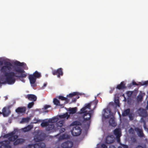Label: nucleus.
I'll return each instance as SVG.
<instances>
[{
  "label": "nucleus",
  "mask_w": 148,
  "mask_h": 148,
  "mask_svg": "<svg viewBox=\"0 0 148 148\" xmlns=\"http://www.w3.org/2000/svg\"><path fill=\"white\" fill-rule=\"evenodd\" d=\"M5 66H2L0 70L1 71L4 73L5 77V81L9 84H14L16 79L14 77L19 78L23 82H25V80L23 78L27 76V74L24 73L25 71L21 68L17 67L14 69V71L17 73L13 72H8L11 70V66H12V64L9 62H5L4 63Z\"/></svg>",
  "instance_id": "obj_1"
},
{
  "label": "nucleus",
  "mask_w": 148,
  "mask_h": 148,
  "mask_svg": "<svg viewBox=\"0 0 148 148\" xmlns=\"http://www.w3.org/2000/svg\"><path fill=\"white\" fill-rule=\"evenodd\" d=\"M3 137L4 138H8V140L0 142V148H12L10 142H14V145H16L23 143L25 141L23 139H18V136L15 135L14 131L5 134Z\"/></svg>",
  "instance_id": "obj_2"
},
{
  "label": "nucleus",
  "mask_w": 148,
  "mask_h": 148,
  "mask_svg": "<svg viewBox=\"0 0 148 148\" xmlns=\"http://www.w3.org/2000/svg\"><path fill=\"white\" fill-rule=\"evenodd\" d=\"M86 109L84 107L82 108L80 110V113H84L83 116L84 118L83 122L86 123L87 122V126H89L90 123V120L92 116V110L89 111L88 112L86 111Z\"/></svg>",
  "instance_id": "obj_3"
},
{
  "label": "nucleus",
  "mask_w": 148,
  "mask_h": 148,
  "mask_svg": "<svg viewBox=\"0 0 148 148\" xmlns=\"http://www.w3.org/2000/svg\"><path fill=\"white\" fill-rule=\"evenodd\" d=\"M41 77V74L37 71H36L33 74L29 75L28 78L31 86L34 87L36 86V83L37 78Z\"/></svg>",
  "instance_id": "obj_4"
},
{
  "label": "nucleus",
  "mask_w": 148,
  "mask_h": 148,
  "mask_svg": "<svg viewBox=\"0 0 148 148\" xmlns=\"http://www.w3.org/2000/svg\"><path fill=\"white\" fill-rule=\"evenodd\" d=\"M82 130L80 126H75L73 127L71 130V132L73 136H77L79 135L81 133Z\"/></svg>",
  "instance_id": "obj_5"
},
{
  "label": "nucleus",
  "mask_w": 148,
  "mask_h": 148,
  "mask_svg": "<svg viewBox=\"0 0 148 148\" xmlns=\"http://www.w3.org/2000/svg\"><path fill=\"white\" fill-rule=\"evenodd\" d=\"M45 146L44 143L40 142L34 144L29 145L25 148H32V147H33L34 148H45Z\"/></svg>",
  "instance_id": "obj_6"
},
{
  "label": "nucleus",
  "mask_w": 148,
  "mask_h": 148,
  "mask_svg": "<svg viewBox=\"0 0 148 148\" xmlns=\"http://www.w3.org/2000/svg\"><path fill=\"white\" fill-rule=\"evenodd\" d=\"M52 73L53 75H57V77L59 78L61 76H62L63 75L62 69L61 68H59L56 70H53Z\"/></svg>",
  "instance_id": "obj_7"
},
{
  "label": "nucleus",
  "mask_w": 148,
  "mask_h": 148,
  "mask_svg": "<svg viewBox=\"0 0 148 148\" xmlns=\"http://www.w3.org/2000/svg\"><path fill=\"white\" fill-rule=\"evenodd\" d=\"M73 143L72 141H67L63 143L61 145L62 148H71L73 146Z\"/></svg>",
  "instance_id": "obj_8"
},
{
  "label": "nucleus",
  "mask_w": 148,
  "mask_h": 148,
  "mask_svg": "<svg viewBox=\"0 0 148 148\" xmlns=\"http://www.w3.org/2000/svg\"><path fill=\"white\" fill-rule=\"evenodd\" d=\"M34 140L35 142H38L43 141L44 137L41 133L38 132L34 137Z\"/></svg>",
  "instance_id": "obj_9"
},
{
  "label": "nucleus",
  "mask_w": 148,
  "mask_h": 148,
  "mask_svg": "<svg viewBox=\"0 0 148 148\" xmlns=\"http://www.w3.org/2000/svg\"><path fill=\"white\" fill-rule=\"evenodd\" d=\"M113 138V136L112 135L108 136L106 138V143L108 144L113 143L114 141Z\"/></svg>",
  "instance_id": "obj_10"
},
{
  "label": "nucleus",
  "mask_w": 148,
  "mask_h": 148,
  "mask_svg": "<svg viewBox=\"0 0 148 148\" xmlns=\"http://www.w3.org/2000/svg\"><path fill=\"white\" fill-rule=\"evenodd\" d=\"M139 114L140 115L143 117L145 118L147 116V112L146 110L143 108L139 109Z\"/></svg>",
  "instance_id": "obj_11"
},
{
  "label": "nucleus",
  "mask_w": 148,
  "mask_h": 148,
  "mask_svg": "<svg viewBox=\"0 0 148 148\" xmlns=\"http://www.w3.org/2000/svg\"><path fill=\"white\" fill-rule=\"evenodd\" d=\"M29 101H35L37 99L36 96L33 94H28L26 97Z\"/></svg>",
  "instance_id": "obj_12"
},
{
  "label": "nucleus",
  "mask_w": 148,
  "mask_h": 148,
  "mask_svg": "<svg viewBox=\"0 0 148 148\" xmlns=\"http://www.w3.org/2000/svg\"><path fill=\"white\" fill-rule=\"evenodd\" d=\"M114 134L116 136V138H119L121 136V130L120 129L116 128L114 130Z\"/></svg>",
  "instance_id": "obj_13"
},
{
  "label": "nucleus",
  "mask_w": 148,
  "mask_h": 148,
  "mask_svg": "<svg viewBox=\"0 0 148 148\" xmlns=\"http://www.w3.org/2000/svg\"><path fill=\"white\" fill-rule=\"evenodd\" d=\"M134 130L135 131L137 132L139 136L143 137L144 136V134L142 129H140L138 127H136Z\"/></svg>",
  "instance_id": "obj_14"
},
{
  "label": "nucleus",
  "mask_w": 148,
  "mask_h": 148,
  "mask_svg": "<svg viewBox=\"0 0 148 148\" xmlns=\"http://www.w3.org/2000/svg\"><path fill=\"white\" fill-rule=\"evenodd\" d=\"M75 96H76L77 99H78L79 97V93L77 92H74L72 93H70L67 95L66 97H68L71 98Z\"/></svg>",
  "instance_id": "obj_15"
},
{
  "label": "nucleus",
  "mask_w": 148,
  "mask_h": 148,
  "mask_svg": "<svg viewBox=\"0 0 148 148\" xmlns=\"http://www.w3.org/2000/svg\"><path fill=\"white\" fill-rule=\"evenodd\" d=\"M125 88V84L123 82H121L120 84L117 85V88L119 90Z\"/></svg>",
  "instance_id": "obj_16"
},
{
  "label": "nucleus",
  "mask_w": 148,
  "mask_h": 148,
  "mask_svg": "<svg viewBox=\"0 0 148 148\" xmlns=\"http://www.w3.org/2000/svg\"><path fill=\"white\" fill-rule=\"evenodd\" d=\"M109 125L113 127H115L116 125V123L115 122L114 119L113 118H111L109 121Z\"/></svg>",
  "instance_id": "obj_17"
},
{
  "label": "nucleus",
  "mask_w": 148,
  "mask_h": 148,
  "mask_svg": "<svg viewBox=\"0 0 148 148\" xmlns=\"http://www.w3.org/2000/svg\"><path fill=\"white\" fill-rule=\"evenodd\" d=\"M25 111V108L24 107H18L16 110V111L18 113H23Z\"/></svg>",
  "instance_id": "obj_18"
},
{
  "label": "nucleus",
  "mask_w": 148,
  "mask_h": 148,
  "mask_svg": "<svg viewBox=\"0 0 148 148\" xmlns=\"http://www.w3.org/2000/svg\"><path fill=\"white\" fill-rule=\"evenodd\" d=\"M114 103L116 105V106H118L119 107H120L119 101V99H115L114 101V103L113 102H112L110 103V104L111 106H114Z\"/></svg>",
  "instance_id": "obj_19"
},
{
  "label": "nucleus",
  "mask_w": 148,
  "mask_h": 148,
  "mask_svg": "<svg viewBox=\"0 0 148 148\" xmlns=\"http://www.w3.org/2000/svg\"><path fill=\"white\" fill-rule=\"evenodd\" d=\"M130 112V110L128 108L125 110L122 113V116H125L128 115Z\"/></svg>",
  "instance_id": "obj_20"
},
{
  "label": "nucleus",
  "mask_w": 148,
  "mask_h": 148,
  "mask_svg": "<svg viewBox=\"0 0 148 148\" xmlns=\"http://www.w3.org/2000/svg\"><path fill=\"white\" fill-rule=\"evenodd\" d=\"M64 123V121L63 120H61L57 121L56 123V125L57 127H61L63 125V123Z\"/></svg>",
  "instance_id": "obj_21"
},
{
  "label": "nucleus",
  "mask_w": 148,
  "mask_h": 148,
  "mask_svg": "<svg viewBox=\"0 0 148 148\" xmlns=\"http://www.w3.org/2000/svg\"><path fill=\"white\" fill-rule=\"evenodd\" d=\"M33 127L32 126L29 125L27 127H26L22 129L23 131L24 132H27L30 130Z\"/></svg>",
  "instance_id": "obj_22"
},
{
  "label": "nucleus",
  "mask_w": 148,
  "mask_h": 148,
  "mask_svg": "<svg viewBox=\"0 0 148 148\" xmlns=\"http://www.w3.org/2000/svg\"><path fill=\"white\" fill-rule=\"evenodd\" d=\"M14 64L15 65L17 66H22L24 65L25 66H26V64L24 62H20L18 61H16L14 62Z\"/></svg>",
  "instance_id": "obj_23"
},
{
  "label": "nucleus",
  "mask_w": 148,
  "mask_h": 148,
  "mask_svg": "<svg viewBox=\"0 0 148 148\" xmlns=\"http://www.w3.org/2000/svg\"><path fill=\"white\" fill-rule=\"evenodd\" d=\"M70 116V115L68 114L67 113L59 116V117L61 118H66L67 119H68Z\"/></svg>",
  "instance_id": "obj_24"
},
{
  "label": "nucleus",
  "mask_w": 148,
  "mask_h": 148,
  "mask_svg": "<svg viewBox=\"0 0 148 148\" xmlns=\"http://www.w3.org/2000/svg\"><path fill=\"white\" fill-rule=\"evenodd\" d=\"M48 127L47 128V130L49 131L52 130L54 127V125L53 124H49L47 126Z\"/></svg>",
  "instance_id": "obj_25"
},
{
  "label": "nucleus",
  "mask_w": 148,
  "mask_h": 148,
  "mask_svg": "<svg viewBox=\"0 0 148 148\" xmlns=\"http://www.w3.org/2000/svg\"><path fill=\"white\" fill-rule=\"evenodd\" d=\"M77 108L75 107L70 109L69 111L70 114H73L76 113L77 111Z\"/></svg>",
  "instance_id": "obj_26"
},
{
  "label": "nucleus",
  "mask_w": 148,
  "mask_h": 148,
  "mask_svg": "<svg viewBox=\"0 0 148 148\" xmlns=\"http://www.w3.org/2000/svg\"><path fill=\"white\" fill-rule=\"evenodd\" d=\"M53 104L56 106L60 105V101L56 98H54L53 99Z\"/></svg>",
  "instance_id": "obj_27"
},
{
  "label": "nucleus",
  "mask_w": 148,
  "mask_h": 148,
  "mask_svg": "<svg viewBox=\"0 0 148 148\" xmlns=\"http://www.w3.org/2000/svg\"><path fill=\"white\" fill-rule=\"evenodd\" d=\"M7 108L4 107L2 110V114L4 116H8V114L6 113Z\"/></svg>",
  "instance_id": "obj_28"
},
{
  "label": "nucleus",
  "mask_w": 148,
  "mask_h": 148,
  "mask_svg": "<svg viewBox=\"0 0 148 148\" xmlns=\"http://www.w3.org/2000/svg\"><path fill=\"white\" fill-rule=\"evenodd\" d=\"M58 98L59 99H61L62 101H67V103L68 102V99L66 97H65L62 96H59Z\"/></svg>",
  "instance_id": "obj_29"
},
{
  "label": "nucleus",
  "mask_w": 148,
  "mask_h": 148,
  "mask_svg": "<svg viewBox=\"0 0 148 148\" xmlns=\"http://www.w3.org/2000/svg\"><path fill=\"white\" fill-rule=\"evenodd\" d=\"M71 124L72 125H75V126H78L80 125H81V123L78 121H75L73 122Z\"/></svg>",
  "instance_id": "obj_30"
},
{
  "label": "nucleus",
  "mask_w": 148,
  "mask_h": 148,
  "mask_svg": "<svg viewBox=\"0 0 148 148\" xmlns=\"http://www.w3.org/2000/svg\"><path fill=\"white\" fill-rule=\"evenodd\" d=\"M29 118H23L22 119L21 122L22 123L28 122H29Z\"/></svg>",
  "instance_id": "obj_31"
},
{
  "label": "nucleus",
  "mask_w": 148,
  "mask_h": 148,
  "mask_svg": "<svg viewBox=\"0 0 148 148\" xmlns=\"http://www.w3.org/2000/svg\"><path fill=\"white\" fill-rule=\"evenodd\" d=\"M67 138L66 135L64 134H63L62 136H59L58 138V140H62Z\"/></svg>",
  "instance_id": "obj_32"
},
{
  "label": "nucleus",
  "mask_w": 148,
  "mask_h": 148,
  "mask_svg": "<svg viewBox=\"0 0 148 148\" xmlns=\"http://www.w3.org/2000/svg\"><path fill=\"white\" fill-rule=\"evenodd\" d=\"M49 125V123L47 122L43 121L41 124L42 127H47Z\"/></svg>",
  "instance_id": "obj_33"
},
{
  "label": "nucleus",
  "mask_w": 148,
  "mask_h": 148,
  "mask_svg": "<svg viewBox=\"0 0 148 148\" xmlns=\"http://www.w3.org/2000/svg\"><path fill=\"white\" fill-rule=\"evenodd\" d=\"M34 104V103L32 101L31 102L29 103L27 106V107L29 108H31Z\"/></svg>",
  "instance_id": "obj_34"
},
{
  "label": "nucleus",
  "mask_w": 148,
  "mask_h": 148,
  "mask_svg": "<svg viewBox=\"0 0 148 148\" xmlns=\"http://www.w3.org/2000/svg\"><path fill=\"white\" fill-rule=\"evenodd\" d=\"M107 110V108H105V109H104L103 111H104V113L102 114L103 117L105 119H107L108 117V116H105V113L106 112V110Z\"/></svg>",
  "instance_id": "obj_35"
},
{
  "label": "nucleus",
  "mask_w": 148,
  "mask_h": 148,
  "mask_svg": "<svg viewBox=\"0 0 148 148\" xmlns=\"http://www.w3.org/2000/svg\"><path fill=\"white\" fill-rule=\"evenodd\" d=\"M92 103H88L87 104H86L85 105V106L84 107L86 109L87 108H88L89 109H91L90 107Z\"/></svg>",
  "instance_id": "obj_36"
},
{
  "label": "nucleus",
  "mask_w": 148,
  "mask_h": 148,
  "mask_svg": "<svg viewBox=\"0 0 148 148\" xmlns=\"http://www.w3.org/2000/svg\"><path fill=\"white\" fill-rule=\"evenodd\" d=\"M131 139L133 143H136L137 142V140L134 136H132L131 138Z\"/></svg>",
  "instance_id": "obj_37"
},
{
  "label": "nucleus",
  "mask_w": 148,
  "mask_h": 148,
  "mask_svg": "<svg viewBox=\"0 0 148 148\" xmlns=\"http://www.w3.org/2000/svg\"><path fill=\"white\" fill-rule=\"evenodd\" d=\"M143 98V96L141 95L138 96L137 97V100L138 101H142Z\"/></svg>",
  "instance_id": "obj_38"
},
{
  "label": "nucleus",
  "mask_w": 148,
  "mask_h": 148,
  "mask_svg": "<svg viewBox=\"0 0 148 148\" xmlns=\"http://www.w3.org/2000/svg\"><path fill=\"white\" fill-rule=\"evenodd\" d=\"M148 84V81H145L142 82H140V85L143 86L145 85H147Z\"/></svg>",
  "instance_id": "obj_39"
},
{
  "label": "nucleus",
  "mask_w": 148,
  "mask_h": 148,
  "mask_svg": "<svg viewBox=\"0 0 148 148\" xmlns=\"http://www.w3.org/2000/svg\"><path fill=\"white\" fill-rule=\"evenodd\" d=\"M98 103V101L97 100H95V101H93V102L92 103V104H93L95 105V106L94 107V109L96 108L97 105Z\"/></svg>",
  "instance_id": "obj_40"
},
{
  "label": "nucleus",
  "mask_w": 148,
  "mask_h": 148,
  "mask_svg": "<svg viewBox=\"0 0 148 148\" xmlns=\"http://www.w3.org/2000/svg\"><path fill=\"white\" fill-rule=\"evenodd\" d=\"M132 85L138 86L140 85V82H139L138 83H136L135 81H133L132 82Z\"/></svg>",
  "instance_id": "obj_41"
},
{
  "label": "nucleus",
  "mask_w": 148,
  "mask_h": 148,
  "mask_svg": "<svg viewBox=\"0 0 148 148\" xmlns=\"http://www.w3.org/2000/svg\"><path fill=\"white\" fill-rule=\"evenodd\" d=\"M52 119L53 121H54L53 123L57 122V121H58L59 120L58 118L57 117H54Z\"/></svg>",
  "instance_id": "obj_42"
},
{
  "label": "nucleus",
  "mask_w": 148,
  "mask_h": 148,
  "mask_svg": "<svg viewBox=\"0 0 148 148\" xmlns=\"http://www.w3.org/2000/svg\"><path fill=\"white\" fill-rule=\"evenodd\" d=\"M101 147L102 148H108L107 146L104 144H102L101 145Z\"/></svg>",
  "instance_id": "obj_43"
},
{
  "label": "nucleus",
  "mask_w": 148,
  "mask_h": 148,
  "mask_svg": "<svg viewBox=\"0 0 148 148\" xmlns=\"http://www.w3.org/2000/svg\"><path fill=\"white\" fill-rule=\"evenodd\" d=\"M5 83L4 80L3 79H0V84H4Z\"/></svg>",
  "instance_id": "obj_44"
},
{
  "label": "nucleus",
  "mask_w": 148,
  "mask_h": 148,
  "mask_svg": "<svg viewBox=\"0 0 148 148\" xmlns=\"http://www.w3.org/2000/svg\"><path fill=\"white\" fill-rule=\"evenodd\" d=\"M132 93L133 92L132 91H128L127 92V94L128 95H131Z\"/></svg>",
  "instance_id": "obj_45"
},
{
  "label": "nucleus",
  "mask_w": 148,
  "mask_h": 148,
  "mask_svg": "<svg viewBox=\"0 0 148 148\" xmlns=\"http://www.w3.org/2000/svg\"><path fill=\"white\" fill-rule=\"evenodd\" d=\"M129 117L130 119L132 120L133 119V117L132 116V115L131 113H130L129 115Z\"/></svg>",
  "instance_id": "obj_46"
},
{
  "label": "nucleus",
  "mask_w": 148,
  "mask_h": 148,
  "mask_svg": "<svg viewBox=\"0 0 148 148\" xmlns=\"http://www.w3.org/2000/svg\"><path fill=\"white\" fill-rule=\"evenodd\" d=\"M65 130V129L64 128H62L60 130V132L61 133H62L64 132Z\"/></svg>",
  "instance_id": "obj_47"
},
{
  "label": "nucleus",
  "mask_w": 148,
  "mask_h": 148,
  "mask_svg": "<svg viewBox=\"0 0 148 148\" xmlns=\"http://www.w3.org/2000/svg\"><path fill=\"white\" fill-rule=\"evenodd\" d=\"M50 107L51 106L49 105H46L44 106V108L46 110L49 108H50Z\"/></svg>",
  "instance_id": "obj_48"
},
{
  "label": "nucleus",
  "mask_w": 148,
  "mask_h": 148,
  "mask_svg": "<svg viewBox=\"0 0 148 148\" xmlns=\"http://www.w3.org/2000/svg\"><path fill=\"white\" fill-rule=\"evenodd\" d=\"M53 122L54 121H53L52 119H50L48 120V121L47 122H48L49 123H53Z\"/></svg>",
  "instance_id": "obj_49"
},
{
  "label": "nucleus",
  "mask_w": 148,
  "mask_h": 148,
  "mask_svg": "<svg viewBox=\"0 0 148 148\" xmlns=\"http://www.w3.org/2000/svg\"><path fill=\"white\" fill-rule=\"evenodd\" d=\"M135 148H144L143 147L140 145H138Z\"/></svg>",
  "instance_id": "obj_50"
},
{
  "label": "nucleus",
  "mask_w": 148,
  "mask_h": 148,
  "mask_svg": "<svg viewBox=\"0 0 148 148\" xmlns=\"http://www.w3.org/2000/svg\"><path fill=\"white\" fill-rule=\"evenodd\" d=\"M130 132H132V133H133L134 132V129L132 128H130Z\"/></svg>",
  "instance_id": "obj_51"
},
{
  "label": "nucleus",
  "mask_w": 148,
  "mask_h": 148,
  "mask_svg": "<svg viewBox=\"0 0 148 148\" xmlns=\"http://www.w3.org/2000/svg\"><path fill=\"white\" fill-rule=\"evenodd\" d=\"M77 99V97L74 99H73L72 100V102H76V100Z\"/></svg>",
  "instance_id": "obj_52"
},
{
  "label": "nucleus",
  "mask_w": 148,
  "mask_h": 148,
  "mask_svg": "<svg viewBox=\"0 0 148 148\" xmlns=\"http://www.w3.org/2000/svg\"><path fill=\"white\" fill-rule=\"evenodd\" d=\"M109 148H116L115 146L113 145H111L110 146Z\"/></svg>",
  "instance_id": "obj_53"
},
{
  "label": "nucleus",
  "mask_w": 148,
  "mask_h": 148,
  "mask_svg": "<svg viewBox=\"0 0 148 148\" xmlns=\"http://www.w3.org/2000/svg\"><path fill=\"white\" fill-rule=\"evenodd\" d=\"M123 148H128V147L127 145H123Z\"/></svg>",
  "instance_id": "obj_54"
},
{
  "label": "nucleus",
  "mask_w": 148,
  "mask_h": 148,
  "mask_svg": "<svg viewBox=\"0 0 148 148\" xmlns=\"http://www.w3.org/2000/svg\"><path fill=\"white\" fill-rule=\"evenodd\" d=\"M58 106H60L61 108H63L64 107V105L63 104H60V105H58Z\"/></svg>",
  "instance_id": "obj_55"
},
{
  "label": "nucleus",
  "mask_w": 148,
  "mask_h": 148,
  "mask_svg": "<svg viewBox=\"0 0 148 148\" xmlns=\"http://www.w3.org/2000/svg\"><path fill=\"white\" fill-rule=\"evenodd\" d=\"M132 83L130 84H129L128 87H129L131 88L132 87Z\"/></svg>",
  "instance_id": "obj_56"
},
{
  "label": "nucleus",
  "mask_w": 148,
  "mask_h": 148,
  "mask_svg": "<svg viewBox=\"0 0 148 148\" xmlns=\"http://www.w3.org/2000/svg\"><path fill=\"white\" fill-rule=\"evenodd\" d=\"M120 137H119V138H116V139H117V141L118 142H120Z\"/></svg>",
  "instance_id": "obj_57"
},
{
  "label": "nucleus",
  "mask_w": 148,
  "mask_h": 148,
  "mask_svg": "<svg viewBox=\"0 0 148 148\" xmlns=\"http://www.w3.org/2000/svg\"><path fill=\"white\" fill-rule=\"evenodd\" d=\"M47 83H45V84H44L43 85V87H45L47 85Z\"/></svg>",
  "instance_id": "obj_58"
},
{
  "label": "nucleus",
  "mask_w": 148,
  "mask_h": 148,
  "mask_svg": "<svg viewBox=\"0 0 148 148\" xmlns=\"http://www.w3.org/2000/svg\"><path fill=\"white\" fill-rule=\"evenodd\" d=\"M2 62L1 61H0V65H2Z\"/></svg>",
  "instance_id": "obj_59"
},
{
  "label": "nucleus",
  "mask_w": 148,
  "mask_h": 148,
  "mask_svg": "<svg viewBox=\"0 0 148 148\" xmlns=\"http://www.w3.org/2000/svg\"><path fill=\"white\" fill-rule=\"evenodd\" d=\"M143 122H144V124H145V120H143Z\"/></svg>",
  "instance_id": "obj_60"
},
{
  "label": "nucleus",
  "mask_w": 148,
  "mask_h": 148,
  "mask_svg": "<svg viewBox=\"0 0 148 148\" xmlns=\"http://www.w3.org/2000/svg\"><path fill=\"white\" fill-rule=\"evenodd\" d=\"M147 108L148 109V104H147Z\"/></svg>",
  "instance_id": "obj_61"
},
{
  "label": "nucleus",
  "mask_w": 148,
  "mask_h": 148,
  "mask_svg": "<svg viewBox=\"0 0 148 148\" xmlns=\"http://www.w3.org/2000/svg\"><path fill=\"white\" fill-rule=\"evenodd\" d=\"M118 148H121V147H119Z\"/></svg>",
  "instance_id": "obj_62"
},
{
  "label": "nucleus",
  "mask_w": 148,
  "mask_h": 148,
  "mask_svg": "<svg viewBox=\"0 0 148 148\" xmlns=\"http://www.w3.org/2000/svg\"><path fill=\"white\" fill-rule=\"evenodd\" d=\"M0 114H2V112H0Z\"/></svg>",
  "instance_id": "obj_63"
}]
</instances>
